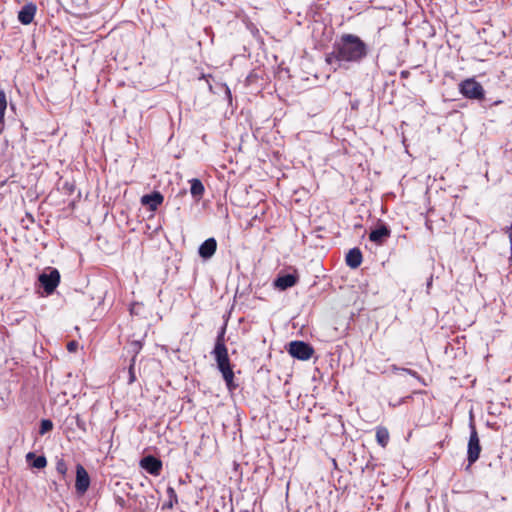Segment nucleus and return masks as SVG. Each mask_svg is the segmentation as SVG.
<instances>
[{
	"label": "nucleus",
	"instance_id": "nucleus-19",
	"mask_svg": "<svg viewBox=\"0 0 512 512\" xmlns=\"http://www.w3.org/2000/svg\"><path fill=\"white\" fill-rule=\"evenodd\" d=\"M53 429V423L49 419H43L40 424V430L39 433L41 435L46 434L47 432L51 431Z\"/></svg>",
	"mask_w": 512,
	"mask_h": 512
},
{
	"label": "nucleus",
	"instance_id": "nucleus-6",
	"mask_svg": "<svg viewBox=\"0 0 512 512\" xmlns=\"http://www.w3.org/2000/svg\"><path fill=\"white\" fill-rule=\"evenodd\" d=\"M480 452H481L480 440H479V437H478L475 427L473 425H471V433H470V438H469V442H468V450H467L468 461H469L470 465L478 460V458L480 456Z\"/></svg>",
	"mask_w": 512,
	"mask_h": 512
},
{
	"label": "nucleus",
	"instance_id": "nucleus-16",
	"mask_svg": "<svg viewBox=\"0 0 512 512\" xmlns=\"http://www.w3.org/2000/svg\"><path fill=\"white\" fill-rule=\"evenodd\" d=\"M7 108L6 94L3 90H0V133L4 129V115Z\"/></svg>",
	"mask_w": 512,
	"mask_h": 512
},
{
	"label": "nucleus",
	"instance_id": "nucleus-24",
	"mask_svg": "<svg viewBox=\"0 0 512 512\" xmlns=\"http://www.w3.org/2000/svg\"><path fill=\"white\" fill-rule=\"evenodd\" d=\"M129 374H130L129 382L132 383L135 380V375H134V372H133V364L130 365Z\"/></svg>",
	"mask_w": 512,
	"mask_h": 512
},
{
	"label": "nucleus",
	"instance_id": "nucleus-1",
	"mask_svg": "<svg viewBox=\"0 0 512 512\" xmlns=\"http://www.w3.org/2000/svg\"><path fill=\"white\" fill-rule=\"evenodd\" d=\"M368 54L367 45L354 34H343L339 41L334 44L333 51L327 55L326 61L329 64L338 63H359Z\"/></svg>",
	"mask_w": 512,
	"mask_h": 512
},
{
	"label": "nucleus",
	"instance_id": "nucleus-15",
	"mask_svg": "<svg viewBox=\"0 0 512 512\" xmlns=\"http://www.w3.org/2000/svg\"><path fill=\"white\" fill-rule=\"evenodd\" d=\"M190 193L193 198L197 201L200 200L204 194L205 188L202 182L199 179L193 178L190 181Z\"/></svg>",
	"mask_w": 512,
	"mask_h": 512
},
{
	"label": "nucleus",
	"instance_id": "nucleus-18",
	"mask_svg": "<svg viewBox=\"0 0 512 512\" xmlns=\"http://www.w3.org/2000/svg\"><path fill=\"white\" fill-rule=\"evenodd\" d=\"M166 493L169 500L166 504H164L163 508H172L178 502L176 491L173 487L169 486Z\"/></svg>",
	"mask_w": 512,
	"mask_h": 512
},
{
	"label": "nucleus",
	"instance_id": "nucleus-3",
	"mask_svg": "<svg viewBox=\"0 0 512 512\" xmlns=\"http://www.w3.org/2000/svg\"><path fill=\"white\" fill-rule=\"evenodd\" d=\"M460 93L470 100H482L485 96L483 86L474 78H467L459 83Z\"/></svg>",
	"mask_w": 512,
	"mask_h": 512
},
{
	"label": "nucleus",
	"instance_id": "nucleus-25",
	"mask_svg": "<svg viewBox=\"0 0 512 512\" xmlns=\"http://www.w3.org/2000/svg\"><path fill=\"white\" fill-rule=\"evenodd\" d=\"M36 456L33 452H29L27 455H26V459L29 461L30 459H35Z\"/></svg>",
	"mask_w": 512,
	"mask_h": 512
},
{
	"label": "nucleus",
	"instance_id": "nucleus-4",
	"mask_svg": "<svg viewBox=\"0 0 512 512\" xmlns=\"http://www.w3.org/2000/svg\"><path fill=\"white\" fill-rule=\"evenodd\" d=\"M288 352L294 358L308 360L312 357L314 349L311 345L303 341H293L289 344Z\"/></svg>",
	"mask_w": 512,
	"mask_h": 512
},
{
	"label": "nucleus",
	"instance_id": "nucleus-27",
	"mask_svg": "<svg viewBox=\"0 0 512 512\" xmlns=\"http://www.w3.org/2000/svg\"><path fill=\"white\" fill-rule=\"evenodd\" d=\"M77 426L83 428V423L79 419H77Z\"/></svg>",
	"mask_w": 512,
	"mask_h": 512
},
{
	"label": "nucleus",
	"instance_id": "nucleus-8",
	"mask_svg": "<svg viewBox=\"0 0 512 512\" xmlns=\"http://www.w3.org/2000/svg\"><path fill=\"white\" fill-rule=\"evenodd\" d=\"M140 466L154 476H158L162 470V462L153 456L144 457L140 461Z\"/></svg>",
	"mask_w": 512,
	"mask_h": 512
},
{
	"label": "nucleus",
	"instance_id": "nucleus-5",
	"mask_svg": "<svg viewBox=\"0 0 512 512\" xmlns=\"http://www.w3.org/2000/svg\"><path fill=\"white\" fill-rule=\"evenodd\" d=\"M39 282L44 288V291L49 295L52 294L60 282V273L57 269H51L49 273H42L38 278Z\"/></svg>",
	"mask_w": 512,
	"mask_h": 512
},
{
	"label": "nucleus",
	"instance_id": "nucleus-10",
	"mask_svg": "<svg viewBox=\"0 0 512 512\" xmlns=\"http://www.w3.org/2000/svg\"><path fill=\"white\" fill-rule=\"evenodd\" d=\"M36 9V5L33 3L24 5L18 13V20L23 25H29L34 19Z\"/></svg>",
	"mask_w": 512,
	"mask_h": 512
},
{
	"label": "nucleus",
	"instance_id": "nucleus-23",
	"mask_svg": "<svg viewBox=\"0 0 512 512\" xmlns=\"http://www.w3.org/2000/svg\"><path fill=\"white\" fill-rule=\"evenodd\" d=\"M78 349V342L76 341H70L68 344H67V350L69 352H76Z\"/></svg>",
	"mask_w": 512,
	"mask_h": 512
},
{
	"label": "nucleus",
	"instance_id": "nucleus-7",
	"mask_svg": "<svg viewBox=\"0 0 512 512\" xmlns=\"http://www.w3.org/2000/svg\"><path fill=\"white\" fill-rule=\"evenodd\" d=\"M90 485V478L85 468L78 464L76 467L75 488L79 494H84Z\"/></svg>",
	"mask_w": 512,
	"mask_h": 512
},
{
	"label": "nucleus",
	"instance_id": "nucleus-2",
	"mask_svg": "<svg viewBox=\"0 0 512 512\" xmlns=\"http://www.w3.org/2000/svg\"><path fill=\"white\" fill-rule=\"evenodd\" d=\"M224 331L220 335H218L216 344L213 350V354L215 356V360L217 362V367L222 373V376L226 382V385L229 389L234 388L233 385V379H234V372L232 370V367L230 365V360L228 357L227 348L224 344L223 339Z\"/></svg>",
	"mask_w": 512,
	"mask_h": 512
},
{
	"label": "nucleus",
	"instance_id": "nucleus-22",
	"mask_svg": "<svg viewBox=\"0 0 512 512\" xmlns=\"http://www.w3.org/2000/svg\"><path fill=\"white\" fill-rule=\"evenodd\" d=\"M393 370L394 371H403L405 373H408L409 375L413 376V377H416V378H419L418 374L416 371H413L411 369H407V368H398L396 366H393Z\"/></svg>",
	"mask_w": 512,
	"mask_h": 512
},
{
	"label": "nucleus",
	"instance_id": "nucleus-20",
	"mask_svg": "<svg viewBox=\"0 0 512 512\" xmlns=\"http://www.w3.org/2000/svg\"><path fill=\"white\" fill-rule=\"evenodd\" d=\"M47 465V460L44 456H37L32 462V467L37 469L45 468Z\"/></svg>",
	"mask_w": 512,
	"mask_h": 512
},
{
	"label": "nucleus",
	"instance_id": "nucleus-28",
	"mask_svg": "<svg viewBox=\"0 0 512 512\" xmlns=\"http://www.w3.org/2000/svg\"><path fill=\"white\" fill-rule=\"evenodd\" d=\"M227 95H228V97H231L230 90L228 88H227Z\"/></svg>",
	"mask_w": 512,
	"mask_h": 512
},
{
	"label": "nucleus",
	"instance_id": "nucleus-9",
	"mask_svg": "<svg viewBox=\"0 0 512 512\" xmlns=\"http://www.w3.org/2000/svg\"><path fill=\"white\" fill-rule=\"evenodd\" d=\"M163 200V195L156 191L151 194L143 195L141 198V203L144 206H148L150 211H156L158 206L162 204Z\"/></svg>",
	"mask_w": 512,
	"mask_h": 512
},
{
	"label": "nucleus",
	"instance_id": "nucleus-13",
	"mask_svg": "<svg viewBox=\"0 0 512 512\" xmlns=\"http://www.w3.org/2000/svg\"><path fill=\"white\" fill-rule=\"evenodd\" d=\"M390 236V230L385 226L381 225L369 234V239L378 245L384 243V241Z\"/></svg>",
	"mask_w": 512,
	"mask_h": 512
},
{
	"label": "nucleus",
	"instance_id": "nucleus-12",
	"mask_svg": "<svg viewBox=\"0 0 512 512\" xmlns=\"http://www.w3.org/2000/svg\"><path fill=\"white\" fill-rule=\"evenodd\" d=\"M298 281V277L295 274L280 275L274 281V286L280 290H286L293 287Z\"/></svg>",
	"mask_w": 512,
	"mask_h": 512
},
{
	"label": "nucleus",
	"instance_id": "nucleus-14",
	"mask_svg": "<svg viewBox=\"0 0 512 512\" xmlns=\"http://www.w3.org/2000/svg\"><path fill=\"white\" fill-rule=\"evenodd\" d=\"M362 262V253L358 248L350 249L346 255V263L349 267L355 269Z\"/></svg>",
	"mask_w": 512,
	"mask_h": 512
},
{
	"label": "nucleus",
	"instance_id": "nucleus-11",
	"mask_svg": "<svg viewBox=\"0 0 512 512\" xmlns=\"http://www.w3.org/2000/svg\"><path fill=\"white\" fill-rule=\"evenodd\" d=\"M217 242L214 238H208L199 247L198 253L201 258L210 259L216 252Z\"/></svg>",
	"mask_w": 512,
	"mask_h": 512
},
{
	"label": "nucleus",
	"instance_id": "nucleus-21",
	"mask_svg": "<svg viewBox=\"0 0 512 512\" xmlns=\"http://www.w3.org/2000/svg\"><path fill=\"white\" fill-rule=\"evenodd\" d=\"M56 470H57V472L59 474H61L63 476L67 473L68 468H67V465H66V463H65V461L63 459H60V460L57 461V463H56Z\"/></svg>",
	"mask_w": 512,
	"mask_h": 512
},
{
	"label": "nucleus",
	"instance_id": "nucleus-26",
	"mask_svg": "<svg viewBox=\"0 0 512 512\" xmlns=\"http://www.w3.org/2000/svg\"><path fill=\"white\" fill-rule=\"evenodd\" d=\"M509 239H510L511 250H512V227H510Z\"/></svg>",
	"mask_w": 512,
	"mask_h": 512
},
{
	"label": "nucleus",
	"instance_id": "nucleus-17",
	"mask_svg": "<svg viewBox=\"0 0 512 512\" xmlns=\"http://www.w3.org/2000/svg\"><path fill=\"white\" fill-rule=\"evenodd\" d=\"M389 432L386 428L384 427H379L377 428L376 430V440L378 442L379 445H381L382 447H386V445L388 444L389 442Z\"/></svg>",
	"mask_w": 512,
	"mask_h": 512
}]
</instances>
